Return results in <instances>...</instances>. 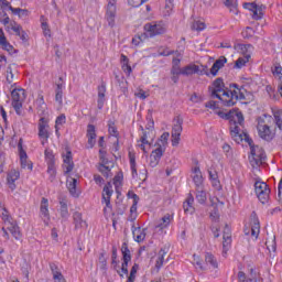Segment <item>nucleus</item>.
Instances as JSON below:
<instances>
[{
  "mask_svg": "<svg viewBox=\"0 0 282 282\" xmlns=\"http://www.w3.org/2000/svg\"><path fill=\"white\" fill-rule=\"evenodd\" d=\"M228 88H226V85L224 84L223 78H217L213 86L209 87V93L212 98H217L220 100L221 105H224V94H227Z\"/></svg>",
  "mask_w": 282,
  "mask_h": 282,
  "instance_id": "423d86ee",
  "label": "nucleus"
},
{
  "mask_svg": "<svg viewBox=\"0 0 282 282\" xmlns=\"http://www.w3.org/2000/svg\"><path fill=\"white\" fill-rule=\"evenodd\" d=\"M192 30H196L197 32H202V30H206V23L196 21L192 24Z\"/></svg>",
  "mask_w": 282,
  "mask_h": 282,
  "instance_id": "3c124183",
  "label": "nucleus"
},
{
  "mask_svg": "<svg viewBox=\"0 0 282 282\" xmlns=\"http://www.w3.org/2000/svg\"><path fill=\"white\" fill-rule=\"evenodd\" d=\"M106 21L109 28H116V0H107Z\"/></svg>",
  "mask_w": 282,
  "mask_h": 282,
  "instance_id": "9b49d317",
  "label": "nucleus"
},
{
  "mask_svg": "<svg viewBox=\"0 0 282 282\" xmlns=\"http://www.w3.org/2000/svg\"><path fill=\"white\" fill-rule=\"evenodd\" d=\"M230 133L231 138L235 140V142H237V144L243 142V140L249 144L251 153L249 155L250 165L252 166V169H259V166H261V164L265 162V151L263 150V148H260L259 145H252L253 141L250 135H248V133H246L239 127H232L230 129Z\"/></svg>",
  "mask_w": 282,
  "mask_h": 282,
  "instance_id": "f257e3e1",
  "label": "nucleus"
},
{
  "mask_svg": "<svg viewBox=\"0 0 282 282\" xmlns=\"http://www.w3.org/2000/svg\"><path fill=\"white\" fill-rule=\"evenodd\" d=\"M205 107H207V109H219V105L214 100L207 101Z\"/></svg>",
  "mask_w": 282,
  "mask_h": 282,
  "instance_id": "0e129e2a",
  "label": "nucleus"
},
{
  "mask_svg": "<svg viewBox=\"0 0 282 282\" xmlns=\"http://www.w3.org/2000/svg\"><path fill=\"white\" fill-rule=\"evenodd\" d=\"M121 252H122L123 261L129 263V261H131V251L129 250V245L127 242L122 243Z\"/></svg>",
  "mask_w": 282,
  "mask_h": 282,
  "instance_id": "f704fd0d",
  "label": "nucleus"
},
{
  "mask_svg": "<svg viewBox=\"0 0 282 282\" xmlns=\"http://www.w3.org/2000/svg\"><path fill=\"white\" fill-rule=\"evenodd\" d=\"M194 202L195 198L193 197V194H188L187 199L183 203L184 213L186 215H193V213H195V207H193Z\"/></svg>",
  "mask_w": 282,
  "mask_h": 282,
  "instance_id": "393cba45",
  "label": "nucleus"
},
{
  "mask_svg": "<svg viewBox=\"0 0 282 282\" xmlns=\"http://www.w3.org/2000/svg\"><path fill=\"white\" fill-rule=\"evenodd\" d=\"M40 213L44 224H47L50 221V202L45 197L41 200Z\"/></svg>",
  "mask_w": 282,
  "mask_h": 282,
  "instance_id": "4468645a",
  "label": "nucleus"
},
{
  "mask_svg": "<svg viewBox=\"0 0 282 282\" xmlns=\"http://www.w3.org/2000/svg\"><path fill=\"white\" fill-rule=\"evenodd\" d=\"M228 63V59L225 56H220L212 66L210 74L212 76H217V73Z\"/></svg>",
  "mask_w": 282,
  "mask_h": 282,
  "instance_id": "5701e85b",
  "label": "nucleus"
},
{
  "mask_svg": "<svg viewBox=\"0 0 282 282\" xmlns=\"http://www.w3.org/2000/svg\"><path fill=\"white\" fill-rule=\"evenodd\" d=\"M171 221H173V216H171V214H166L161 218L160 223L156 225V228L164 230V228H169Z\"/></svg>",
  "mask_w": 282,
  "mask_h": 282,
  "instance_id": "c756f323",
  "label": "nucleus"
},
{
  "mask_svg": "<svg viewBox=\"0 0 282 282\" xmlns=\"http://www.w3.org/2000/svg\"><path fill=\"white\" fill-rule=\"evenodd\" d=\"M171 74H172V76H180L182 74V68L181 67H172Z\"/></svg>",
  "mask_w": 282,
  "mask_h": 282,
  "instance_id": "338daca9",
  "label": "nucleus"
},
{
  "mask_svg": "<svg viewBox=\"0 0 282 282\" xmlns=\"http://www.w3.org/2000/svg\"><path fill=\"white\" fill-rule=\"evenodd\" d=\"M45 160L47 162V165L55 164L54 162V152L52 150L46 149L44 152Z\"/></svg>",
  "mask_w": 282,
  "mask_h": 282,
  "instance_id": "de8ad7c7",
  "label": "nucleus"
},
{
  "mask_svg": "<svg viewBox=\"0 0 282 282\" xmlns=\"http://www.w3.org/2000/svg\"><path fill=\"white\" fill-rule=\"evenodd\" d=\"M164 151H166L165 148H162V145H156V149L152 151L151 156L156 158L160 161L162 160V155H164Z\"/></svg>",
  "mask_w": 282,
  "mask_h": 282,
  "instance_id": "a19ab883",
  "label": "nucleus"
},
{
  "mask_svg": "<svg viewBox=\"0 0 282 282\" xmlns=\"http://www.w3.org/2000/svg\"><path fill=\"white\" fill-rule=\"evenodd\" d=\"M113 195V186L111 185L110 182H108L104 186V192H102V200L105 202L107 208L111 207V196Z\"/></svg>",
  "mask_w": 282,
  "mask_h": 282,
  "instance_id": "2eb2a0df",
  "label": "nucleus"
},
{
  "mask_svg": "<svg viewBox=\"0 0 282 282\" xmlns=\"http://www.w3.org/2000/svg\"><path fill=\"white\" fill-rule=\"evenodd\" d=\"M121 63H122V70L128 76H131V73L133 72L131 68V65H129V57H127L124 54H121Z\"/></svg>",
  "mask_w": 282,
  "mask_h": 282,
  "instance_id": "72a5a7b5",
  "label": "nucleus"
},
{
  "mask_svg": "<svg viewBox=\"0 0 282 282\" xmlns=\"http://www.w3.org/2000/svg\"><path fill=\"white\" fill-rule=\"evenodd\" d=\"M66 120H67V118L65 117V115L58 116V117L56 118V121H55V124H56L55 127H56V129H58V126L65 124Z\"/></svg>",
  "mask_w": 282,
  "mask_h": 282,
  "instance_id": "13d9d810",
  "label": "nucleus"
},
{
  "mask_svg": "<svg viewBox=\"0 0 282 282\" xmlns=\"http://www.w3.org/2000/svg\"><path fill=\"white\" fill-rule=\"evenodd\" d=\"M53 281L67 282V280H65V276L63 275V273L61 271H56L55 273H53Z\"/></svg>",
  "mask_w": 282,
  "mask_h": 282,
  "instance_id": "5fc2aeb1",
  "label": "nucleus"
},
{
  "mask_svg": "<svg viewBox=\"0 0 282 282\" xmlns=\"http://www.w3.org/2000/svg\"><path fill=\"white\" fill-rule=\"evenodd\" d=\"M257 6H258L257 2H245L243 8L246 10H250V12H253Z\"/></svg>",
  "mask_w": 282,
  "mask_h": 282,
  "instance_id": "e2e57ef3",
  "label": "nucleus"
},
{
  "mask_svg": "<svg viewBox=\"0 0 282 282\" xmlns=\"http://www.w3.org/2000/svg\"><path fill=\"white\" fill-rule=\"evenodd\" d=\"M11 98H12V107L18 116H23V111L21 110L23 108V102L25 100V89L23 88H14L11 91Z\"/></svg>",
  "mask_w": 282,
  "mask_h": 282,
  "instance_id": "7ed1b4c3",
  "label": "nucleus"
},
{
  "mask_svg": "<svg viewBox=\"0 0 282 282\" xmlns=\"http://www.w3.org/2000/svg\"><path fill=\"white\" fill-rule=\"evenodd\" d=\"M193 74H202L199 66L189 64L182 68V76H193Z\"/></svg>",
  "mask_w": 282,
  "mask_h": 282,
  "instance_id": "a878e982",
  "label": "nucleus"
},
{
  "mask_svg": "<svg viewBox=\"0 0 282 282\" xmlns=\"http://www.w3.org/2000/svg\"><path fill=\"white\" fill-rule=\"evenodd\" d=\"M257 129L259 137L267 142H271V140H274V135H276V132L270 129L268 124L259 123Z\"/></svg>",
  "mask_w": 282,
  "mask_h": 282,
  "instance_id": "f8f14e48",
  "label": "nucleus"
},
{
  "mask_svg": "<svg viewBox=\"0 0 282 282\" xmlns=\"http://www.w3.org/2000/svg\"><path fill=\"white\" fill-rule=\"evenodd\" d=\"M208 175H209L210 182L214 180H219V174H217V171H215V169L213 167L208 170Z\"/></svg>",
  "mask_w": 282,
  "mask_h": 282,
  "instance_id": "bf43d9fd",
  "label": "nucleus"
},
{
  "mask_svg": "<svg viewBox=\"0 0 282 282\" xmlns=\"http://www.w3.org/2000/svg\"><path fill=\"white\" fill-rule=\"evenodd\" d=\"M205 263H207V265H212L213 270H217V268H219V262H217V258H215L214 254L210 252H207L205 254Z\"/></svg>",
  "mask_w": 282,
  "mask_h": 282,
  "instance_id": "c85d7f7f",
  "label": "nucleus"
},
{
  "mask_svg": "<svg viewBox=\"0 0 282 282\" xmlns=\"http://www.w3.org/2000/svg\"><path fill=\"white\" fill-rule=\"evenodd\" d=\"M45 118H41L39 123V135L44 140H47V138H50V133L47 132V129H45Z\"/></svg>",
  "mask_w": 282,
  "mask_h": 282,
  "instance_id": "7c9ffc66",
  "label": "nucleus"
},
{
  "mask_svg": "<svg viewBox=\"0 0 282 282\" xmlns=\"http://www.w3.org/2000/svg\"><path fill=\"white\" fill-rule=\"evenodd\" d=\"M73 224L75 226V230L87 229V220L83 219V214L79 212H75L73 214Z\"/></svg>",
  "mask_w": 282,
  "mask_h": 282,
  "instance_id": "dca6fc26",
  "label": "nucleus"
},
{
  "mask_svg": "<svg viewBox=\"0 0 282 282\" xmlns=\"http://www.w3.org/2000/svg\"><path fill=\"white\" fill-rule=\"evenodd\" d=\"M9 10L12 11V14H18L20 19L23 17H29L30 14V11H28V9L9 7Z\"/></svg>",
  "mask_w": 282,
  "mask_h": 282,
  "instance_id": "4c0bfd02",
  "label": "nucleus"
},
{
  "mask_svg": "<svg viewBox=\"0 0 282 282\" xmlns=\"http://www.w3.org/2000/svg\"><path fill=\"white\" fill-rule=\"evenodd\" d=\"M229 87L230 89L227 88V93L223 95V107H235L237 100H246V95L237 84H231Z\"/></svg>",
  "mask_w": 282,
  "mask_h": 282,
  "instance_id": "f03ea898",
  "label": "nucleus"
},
{
  "mask_svg": "<svg viewBox=\"0 0 282 282\" xmlns=\"http://www.w3.org/2000/svg\"><path fill=\"white\" fill-rule=\"evenodd\" d=\"M64 164L66 166L65 173H72L74 171V161H72V151H67L64 155Z\"/></svg>",
  "mask_w": 282,
  "mask_h": 282,
  "instance_id": "cd10ccee",
  "label": "nucleus"
},
{
  "mask_svg": "<svg viewBox=\"0 0 282 282\" xmlns=\"http://www.w3.org/2000/svg\"><path fill=\"white\" fill-rule=\"evenodd\" d=\"M47 173L50 175V181L54 182V180H56V166H55V164L47 165Z\"/></svg>",
  "mask_w": 282,
  "mask_h": 282,
  "instance_id": "8fccbe9b",
  "label": "nucleus"
},
{
  "mask_svg": "<svg viewBox=\"0 0 282 282\" xmlns=\"http://www.w3.org/2000/svg\"><path fill=\"white\" fill-rule=\"evenodd\" d=\"M59 215L64 221L69 219V209L67 208V198L65 197L59 198Z\"/></svg>",
  "mask_w": 282,
  "mask_h": 282,
  "instance_id": "4be33fe9",
  "label": "nucleus"
},
{
  "mask_svg": "<svg viewBox=\"0 0 282 282\" xmlns=\"http://www.w3.org/2000/svg\"><path fill=\"white\" fill-rule=\"evenodd\" d=\"M130 169L132 171V177H138V169L135 167V153L129 152Z\"/></svg>",
  "mask_w": 282,
  "mask_h": 282,
  "instance_id": "c9c22d12",
  "label": "nucleus"
},
{
  "mask_svg": "<svg viewBox=\"0 0 282 282\" xmlns=\"http://www.w3.org/2000/svg\"><path fill=\"white\" fill-rule=\"evenodd\" d=\"M254 188L259 202H261V204H268L270 199V189L268 188V184L258 181L254 183Z\"/></svg>",
  "mask_w": 282,
  "mask_h": 282,
  "instance_id": "6e6552de",
  "label": "nucleus"
},
{
  "mask_svg": "<svg viewBox=\"0 0 282 282\" xmlns=\"http://www.w3.org/2000/svg\"><path fill=\"white\" fill-rule=\"evenodd\" d=\"M10 28L13 32H15L17 36L21 35L23 33V26H21L17 22H11Z\"/></svg>",
  "mask_w": 282,
  "mask_h": 282,
  "instance_id": "09e8293b",
  "label": "nucleus"
},
{
  "mask_svg": "<svg viewBox=\"0 0 282 282\" xmlns=\"http://www.w3.org/2000/svg\"><path fill=\"white\" fill-rule=\"evenodd\" d=\"M273 76H278V78L281 80L282 78V67L281 65H278L274 67V69L272 70Z\"/></svg>",
  "mask_w": 282,
  "mask_h": 282,
  "instance_id": "680f3d73",
  "label": "nucleus"
},
{
  "mask_svg": "<svg viewBox=\"0 0 282 282\" xmlns=\"http://www.w3.org/2000/svg\"><path fill=\"white\" fill-rule=\"evenodd\" d=\"M2 219L4 221V226H7V230L11 232L12 237H14L17 241H21V237H23V235L21 234V229L19 228V225L17 224V221H14L12 217L8 215V210L6 208L3 209V213H2Z\"/></svg>",
  "mask_w": 282,
  "mask_h": 282,
  "instance_id": "20e7f679",
  "label": "nucleus"
},
{
  "mask_svg": "<svg viewBox=\"0 0 282 282\" xmlns=\"http://www.w3.org/2000/svg\"><path fill=\"white\" fill-rule=\"evenodd\" d=\"M107 152H105L104 150H99V160H100V164L107 165L109 164V160L107 159Z\"/></svg>",
  "mask_w": 282,
  "mask_h": 282,
  "instance_id": "4d7b16f0",
  "label": "nucleus"
},
{
  "mask_svg": "<svg viewBox=\"0 0 282 282\" xmlns=\"http://www.w3.org/2000/svg\"><path fill=\"white\" fill-rule=\"evenodd\" d=\"M0 45H1L2 50H6L7 52H12V50H14V47L6 39V34L3 33V29H0Z\"/></svg>",
  "mask_w": 282,
  "mask_h": 282,
  "instance_id": "bb28decb",
  "label": "nucleus"
},
{
  "mask_svg": "<svg viewBox=\"0 0 282 282\" xmlns=\"http://www.w3.org/2000/svg\"><path fill=\"white\" fill-rule=\"evenodd\" d=\"M147 1L149 0H128V3L132 8H140V6H142V3H147Z\"/></svg>",
  "mask_w": 282,
  "mask_h": 282,
  "instance_id": "6e6d98bb",
  "label": "nucleus"
},
{
  "mask_svg": "<svg viewBox=\"0 0 282 282\" xmlns=\"http://www.w3.org/2000/svg\"><path fill=\"white\" fill-rule=\"evenodd\" d=\"M87 138H88L89 149H94V145L96 144V127L94 124H88Z\"/></svg>",
  "mask_w": 282,
  "mask_h": 282,
  "instance_id": "b1692460",
  "label": "nucleus"
},
{
  "mask_svg": "<svg viewBox=\"0 0 282 282\" xmlns=\"http://www.w3.org/2000/svg\"><path fill=\"white\" fill-rule=\"evenodd\" d=\"M160 164V159H156L155 156L150 155V166L152 169H155Z\"/></svg>",
  "mask_w": 282,
  "mask_h": 282,
  "instance_id": "69168bd1",
  "label": "nucleus"
},
{
  "mask_svg": "<svg viewBox=\"0 0 282 282\" xmlns=\"http://www.w3.org/2000/svg\"><path fill=\"white\" fill-rule=\"evenodd\" d=\"M250 227L245 228V235H250L251 237H254V239H258L259 232H261V224L259 223V217L257 216V212H252L250 215Z\"/></svg>",
  "mask_w": 282,
  "mask_h": 282,
  "instance_id": "0eeeda50",
  "label": "nucleus"
},
{
  "mask_svg": "<svg viewBox=\"0 0 282 282\" xmlns=\"http://www.w3.org/2000/svg\"><path fill=\"white\" fill-rule=\"evenodd\" d=\"M19 177H21V173H19V171H17V170H11L8 173L7 182H8L9 188L11 191H14L17 188V184H14V182H17V180H19Z\"/></svg>",
  "mask_w": 282,
  "mask_h": 282,
  "instance_id": "a211bd4d",
  "label": "nucleus"
},
{
  "mask_svg": "<svg viewBox=\"0 0 282 282\" xmlns=\"http://www.w3.org/2000/svg\"><path fill=\"white\" fill-rule=\"evenodd\" d=\"M182 124H184V119L181 117L174 118V124L172 128V147H177L180 144V138L182 135Z\"/></svg>",
  "mask_w": 282,
  "mask_h": 282,
  "instance_id": "1a4fd4ad",
  "label": "nucleus"
},
{
  "mask_svg": "<svg viewBox=\"0 0 282 282\" xmlns=\"http://www.w3.org/2000/svg\"><path fill=\"white\" fill-rule=\"evenodd\" d=\"M42 22V30L44 33V36H52V31L50 30V25L47 24V21H45V17H41Z\"/></svg>",
  "mask_w": 282,
  "mask_h": 282,
  "instance_id": "49530a36",
  "label": "nucleus"
},
{
  "mask_svg": "<svg viewBox=\"0 0 282 282\" xmlns=\"http://www.w3.org/2000/svg\"><path fill=\"white\" fill-rule=\"evenodd\" d=\"M223 252L226 254L228 252V248H230V243H232V238L230 236V228L226 225L224 235H223Z\"/></svg>",
  "mask_w": 282,
  "mask_h": 282,
  "instance_id": "6ab92c4d",
  "label": "nucleus"
},
{
  "mask_svg": "<svg viewBox=\"0 0 282 282\" xmlns=\"http://www.w3.org/2000/svg\"><path fill=\"white\" fill-rule=\"evenodd\" d=\"M35 105L39 109V111L41 113H45V109H46V105H45V99L43 98V96H40L36 100H35Z\"/></svg>",
  "mask_w": 282,
  "mask_h": 282,
  "instance_id": "79ce46f5",
  "label": "nucleus"
},
{
  "mask_svg": "<svg viewBox=\"0 0 282 282\" xmlns=\"http://www.w3.org/2000/svg\"><path fill=\"white\" fill-rule=\"evenodd\" d=\"M192 178L196 186V188H203L204 186V176L202 175V170H199V166H195L192 169Z\"/></svg>",
  "mask_w": 282,
  "mask_h": 282,
  "instance_id": "f3484780",
  "label": "nucleus"
},
{
  "mask_svg": "<svg viewBox=\"0 0 282 282\" xmlns=\"http://www.w3.org/2000/svg\"><path fill=\"white\" fill-rule=\"evenodd\" d=\"M170 137L171 134L169 132H164L156 142V147H162V149H166V144H169Z\"/></svg>",
  "mask_w": 282,
  "mask_h": 282,
  "instance_id": "ea45409f",
  "label": "nucleus"
},
{
  "mask_svg": "<svg viewBox=\"0 0 282 282\" xmlns=\"http://www.w3.org/2000/svg\"><path fill=\"white\" fill-rule=\"evenodd\" d=\"M196 199L198 204H206L208 197L206 196V189L203 187H196Z\"/></svg>",
  "mask_w": 282,
  "mask_h": 282,
  "instance_id": "2f4dec72",
  "label": "nucleus"
},
{
  "mask_svg": "<svg viewBox=\"0 0 282 282\" xmlns=\"http://www.w3.org/2000/svg\"><path fill=\"white\" fill-rule=\"evenodd\" d=\"M138 270H140V265L138 263H134L131 268L130 275L128 278L135 279V274H138Z\"/></svg>",
  "mask_w": 282,
  "mask_h": 282,
  "instance_id": "052dcab7",
  "label": "nucleus"
},
{
  "mask_svg": "<svg viewBox=\"0 0 282 282\" xmlns=\"http://www.w3.org/2000/svg\"><path fill=\"white\" fill-rule=\"evenodd\" d=\"M229 124H230V129H232V127H239V128H243V113L241 111H239V109H232L229 110Z\"/></svg>",
  "mask_w": 282,
  "mask_h": 282,
  "instance_id": "9d476101",
  "label": "nucleus"
},
{
  "mask_svg": "<svg viewBox=\"0 0 282 282\" xmlns=\"http://www.w3.org/2000/svg\"><path fill=\"white\" fill-rule=\"evenodd\" d=\"M108 131L110 135H112L113 138H118V128H116V122H113L112 120L108 121Z\"/></svg>",
  "mask_w": 282,
  "mask_h": 282,
  "instance_id": "c03bdc74",
  "label": "nucleus"
},
{
  "mask_svg": "<svg viewBox=\"0 0 282 282\" xmlns=\"http://www.w3.org/2000/svg\"><path fill=\"white\" fill-rule=\"evenodd\" d=\"M191 102L197 104V102H204V96L193 93V95L189 98Z\"/></svg>",
  "mask_w": 282,
  "mask_h": 282,
  "instance_id": "864d4df0",
  "label": "nucleus"
},
{
  "mask_svg": "<svg viewBox=\"0 0 282 282\" xmlns=\"http://www.w3.org/2000/svg\"><path fill=\"white\" fill-rule=\"evenodd\" d=\"M132 235L134 237V241L138 243H142L144 239H147V229H141L140 227L132 226Z\"/></svg>",
  "mask_w": 282,
  "mask_h": 282,
  "instance_id": "412c9836",
  "label": "nucleus"
},
{
  "mask_svg": "<svg viewBox=\"0 0 282 282\" xmlns=\"http://www.w3.org/2000/svg\"><path fill=\"white\" fill-rule=\"evenodd\" d=\"M238 280H239V282H246L247 281L246 273L243 271L238 272Z\"/></svg>",
  "mask_w": 282,
  "mask_h": 282,
  "instance_id": "774afa93",
  "label": "nucleus"
},
{
  "mask_svg": "<svg viewBox=\"0 0 282 282\" xmlns=\"http://www.w3.org/2000/svg\"><path fill=\"white\" fill-rule=\"evenodd\" d=\"M144 32L147 33V36H150V39H153V36H160L162 34H166V24L164 22H151L147 23L143 26Z\"/></svg>",
  "mask_w": 282,
  "mask_h": 282,
  "instance_id": "39448f33",
  "label": "nucleus"
},
{
  "mask_svg": "<svg viewBox=\"0 0 282 282\" xmlns=\"http://www.w3.org/2000/svg\"><path fill=\"white\" fill-rule=\"evenodd\" d=\"M18 150L20 153L21 167L32 171V162H28V153L25 152V150H23V139H20L18 143Z\"/></svg>",
  "mask_w": 282,
  "mask_h": 282,
  "instance_id": "ddd939ff",
  "label": "nucleus"
},
{
  "mask_svg": "<svg viewBox=\"0 0 282 282\" xmlns=\"http://www.w3.org/2000/svg\"><path fill=\"white\" fill-rule=\"evenodd\" d=\"M166 254V251L164 249H161L159 251V256H158V260H156V264L155 268H158V270H160V268H162V265H164V256Z\"/></svg>",
  "mask_w": 282,
  "mask_h": 282,
  "instance_id": "a18cd8bd",
  "label": "nucleus"
},
{
  "mask_svg": "<svg viewBox=\"0 0 282 282\" xmlns=\"http://www.w3.org/2000/svg\"><path fill=\"white\" fill-rule=\"evenodd\" d=\"M98 171L106 177V180H109V177H113V174L111 173V167L100 164L98 167Z\"/></svg>",
  "mask_w": 282,
  "mask_h": 282,
  "instance_id": "58836bf2",
  "label": "nucleus"
},
{
  "mask_svg": "<svg viewBox=\"0 0 282 282\" xmlns=\"http://www.w3.org/2000/svg\"><path fill=\"white\" fill-rule=\"evenodd\" d=\"M7 83H9V85L14 83V73H12V66H8L7 68Z\"/></svg>",
  "mask_w": 282,
  "mask_h": 282,
  "instance_id": "603ef678",
  "label": "nucleus"
},
{
  "mask_svg": "<svg viewBox=\"0 0 282 282\" xmlns=\"http://www.w3.org/2000/svg\"><path fill=\"white\" fill-rule=\"evenodd\" d=\"M78 183V181L76 178H72L68 181V184H67V188L69 191V194L73 196V197H78V194L76 193V184Z\"/></svg>",
  "mask_w": 282,
  "mask_h": 282,
  "instance_id": "e433bc0d",
  "label": "nucleus"
},
{
  "mask_svg": "<svg viewBox=\"0 0 282 282\" xmlns=\"http://www.w3.org/2000/svg\"><path fill=\"white\" fill-rule=\"evenodd\" d=\"M263 10H265V7L263 4L256 6L254 10L252 11V19L254 21H261V19H263Z\"/></svg>",
  "mask_w": 282,
  "mask_h": 282,
  "instance_id": "473e14b6",
  "label": "nucleus"
},
{
  "mask_svg": "<svg viewBox=\"0 0 282 282\" xmlns=\"http://www.w3.org/2000/svg\"><path fill=\"white\" fill-rule=\"evenodd\" d=\"M249 61H250V54H247L243 57H239L236 61L235 67H237L238 69H241V67H243V65H246V63H248Z\"/></svg>",
  "mask_w": 282,
  "mask_h": 282,
  "instance_id": "37998d69",
  "label": "nucleus"
},
{
  "mask_svg": "<svg viewBox=\"0 0 282 282\" xmlns=\"http://www.w3.org/2000/svg\"><path fill=\"white\" fill-rule=\"evenodd\" d=\"M105 94H107V84H105V82H101V85L98 86V109H102V107H105Z\"/></svg>",
  "mask_w": 282,
  "mask_h": 282,
  "instance_id": "aec40b11",
  "label": "nucleus"
}]
</instances>
